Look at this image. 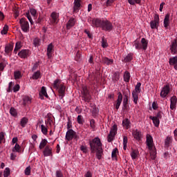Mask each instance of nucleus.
<instances>
[{
    "instance_id": "obj_35",
    "label": "nucleus",
    "mask_w": 177,
    "mask_h": 177,
    "mask_svg": "<svg viewBox=\"0 0 177 177\" xmlns=\"http://www.w3.org/2000/svg\"><path fill=\"white\" fill-rule=\"evenodd\" d=\"M28 122V119L26 117H24L21 119L20 125L22 127V128H24V127L27 125Z\"/></svg>"
},
{
    "instance_id": "obj_48",
    "label": "nucleus",
    "mask_w": 177,
    "mask_h": 177,
    "mask_svg": "<svg viewBox=\"0 0 177 177\" xmlns=\"http://www.w3.org/2000/svg\"><path fill=\"white\" fill-rule=\"evenodd\" d=\"M102 48H107L109 44H107V41L104 39V38L102 39Z\"/></svg>"
},
{
    "instance_id": "obj_54",
    "label": "nucleus",
    "mask_w": 177,
    "mask_h": 177,
    "mask_svg": "<svg viewBox=\"0 0 177 177\" xmlns=\"http://www.w3.org/2000/svg\"><path fill=\"white\" fill-rule=\"evenodd\" d=\"M30 12L33 17H35V16H37V10H35V8H30Z\"/></svg>"
},
{
    "instance_id": "obj_63",
    "label": "nucleus",
    "mask_w": 177,
    "mask_h": 177,
    "mask_svg": "<svg viewBox=\"0 0 177 177\" xmlns=\"http://www.w3.org/2000/svg\"><path fill=\"white\" fill-rule=\"evenodd\" d=\"M158 105H157V103H156V102H153V104H152V108L153 109V110H157V109H158Z\"/></svg>"
},
{
    "instance_id": "obj_23",
    "label": "nucleus",
    "mask_w": 177,
    "mask_h": 177,
    "mask_svg": "<svg viewBox=\"0 0 177 177\" xmlns=\"http://www.w3.org/2000/svg\"><path fill=\"white\" fill-rule=\"evenodd\" d=\"M171 55H176L177 53V41H173L170 47Z\"/></svg>"
},
{
    "instance_id": "obj_21",
    "label": "nucleus",
    "mask_w": 177,
    "mask_h": 177,
    "mask_svg": "<svg viewBox=\"0 0 177 177\" xmlns=\"http://www.w3.org/2000/svg\"><path fill=\"white\" fill-rule=\"evenodd\" d=\"M53 48L54 46L52 43L48 44L47 48V56L48 59H50V57H52V53L54 51Z\"/></svg>"
},
{
    "instance_id": "obj_37",
    "label": "nucleus",
    "mask_w": 177,
    "mask_h": 177,
    "mask_svg": "<svg viewBox=\"0 0 177 177\" xmlns=\"http://www.w3.org/2000/svg\"><path fill=\"white\" fill-rule=\"evenodd\" d=\"M47 143H48V140L46 139L41 140V142H40V145L39 146L40 150H42V149H44V147L46 146Z\"/></svg>"
},
{
    "instance_id": "obj_43",
    "label": "nucleus",
    "mask_w": 177,
    "mask_h": 177,
    "mask_svg": "<svg viewBox=\"0 0 177 177\" xmlns=\"http://www.w3.org/2000/svg\"><path fill=\"white\" fill-rule=\"evenodd\" d=\"M20 48H21V43H20V41H18L16 43V45H15V48L14 50L15 53H17V50H19Z\"/></svg>"
},
{
    "instance_id": "obj_56",
    "label": "nucleus",
    "mask_w": 177,
    "mask_h": 177,
    "mask_svg": "<svg viewBox=\"0 0 177 177\" xmlns=\"http://www.w3.org/2000/svg\"><path fill=\"white\" fill-rule=\"evenodd\" d=\"M80 150L83 151V153H86L88 151V149L86 148V146L82 145L80 147Z\"/></svg>"
},
{
    "instance_id": "obj_19",
    "label": "nucleus",
    "mask_w": 177,
    "mask_h": 177,
    "mask_svg": "<svg viewBox=\"0 0 177 177\" xmlns=\"http://www.w3.org/2000/svg\"><path fill=\"white\" fill-rule=\"evenodd\" d=\"M43 153H44V157H49L50 156H52V147L47 145L45 147Z\"/></svg>"
},
{
    "instance_id": "obj_15",
    "label": "nucleus",
    "mask_w": 177,
    "mask_h": 177,
    "mask_svg": "<svg viewBox=\"0 0 177 177\" xmlns=\"http://www.w3.org/2000/svg\"><path fill=\"white\" fill-rule=\"evenodd\" d=\"M177 98L174 95L170 98V109L171 110H176Z\"/></svg>"
},
{
    "instance_id": "obj_60",
    "label": "nucleus",
    "mask_w": 177,
    "mask_h": 177,
    "mask_svg": "<svg viewBox=\"0 0 177 177\" xmlns=\"http://www.w3.org/2000/svg\"><path fill=\"white\" fill-rule=\"evenodd\" d=\"M5 139V134L3 133H0V145L2 143V140Z\"/></svg>"
},
{
    "instance_id": "obj_40",
    "label": "nucleus",
    "mask_w": 177,
    "mask_h": 177,
    "mask_svg": "<svg viewBox=\"0 0 177 177\" xmlns=\"http://www.w3.org/2000/svg\"><path fill=\"white\" fill-rule=\"evenodd\" d=\"M32 80H38L39 78H41V72L39 71L35 72L33 73L32 76Z\"/></svg>"
},
{
    "instance_id": "obj_33",
    "label": "nucleus",
    "mask_w": 177,
    "mask_h": 177,
    "mask_svg": "<svg viewBox=\"0 0 177 177\" xmlns=\"http://www.w3.org/2000/svg\"><path fill=\"white\" fill-rule=\"evenodd\" d=\"M122 104H123V109H125L127 110V109H128V95H124Z\"/></svg>"
},
{
    "instance_id": "obj_30",
    "label": "nucleus",
    "mask_w": 177,
    "mask_h": 177,
    "mask_svg": "<svg viewBox=\"0 0 177 177\" xmlns=\"http://www.w3.org/2000/svg\"><path fill=\"white\" fill-rule=\"evenodd\" d=\"M39 127L43 135H48V127L46 125L39 124Z\"/></svg>"
},
{
    "instance_id": "obj_3",
    "label": "nucleus",
    "mask_w": 177,
    "mask_h": 177,
    "mask_svg": "<svg viewBox=\"0 0 177 177\" xmlns=\"http://www.w3.org/2000/svg\"><path fill=\"white\" fill-rule=\"evenodd\" d=\"M147 146L149 150V154L151 160H156L157 152L156 151V147L153 142V137L149 134L147 135Z\"/></svg>"
},
{
    "instance_id": "obj_2",
    "label": "nucleus",
    "mask_w": 177,
    "mask_h": 177,
    "mask_svg": "<svg viewBox=\"0 0 177 177\" xmlns=\"http://www.w3.org/2000/svg\"><path fill=\"white\" fill-rule=\"evenodd\" d=\"M91 153H96L95 156L97 160H102L103 156V148H102V142L100 138L96 137L89 142Z\"/></svg>"
},
{
    "instance_id": "obj_44",
    "label": "nucleus",
    "mask_w": 177,
    "mask_h": 177,
    "mask_svg": "<svg viewBox=\"0 0 177 177\" xmlns=\"http://www.w3.org/2000/svg\"><path fill=\"white\" fill-rule=\"evenodd\" d=\"M9 175H10V169H9L8 167H6L3 172V176L8 177L9 176Z\"/></svg>"
},
{
    "instance_id": "obj_47",
    "label": "nucleus",
    "mask_w": 177,
    "mask_h": 177,
    "mask_svg": "<svg viewBox=\"0 0 177 177\" xmlns=\"http://www.w3.org/2000/svg\"><path fill=\"white\" fill-rule=\"evenodd\" d=\"M8 30H9V26H8V25H5L3 30H1V34L3 35H5V34H6V32H8Z\"/></svg>"
},
{
    "instance_id": "obj_32",
    "label": "nucleus",
    "mask_w": 177,
    "mask_h": 177,
    "mask_svg": "<svg viewBox=\"0 0 177 177\" xmlns=\"http://www.w3.org/2000/svg\"><path fill=\"white\" fill-rule=\"evenodd\" d=\"M10 114L12 115V117H14V118H17V110L16 109L11 107L10 109Z\"/></svg>"
},
{
    "instance_id": "obj_50",
    "label": "nucleus",
    "mask_w": 177,
    "mask_h": 177,
    "mask_svg": "<svg viewBox=\"0 0 177 177\" xmlns=\"http://www.w3.org/2000/svg\"><path fill=\"white\" fill-rule=\"evenodd\" d=\"M132 59H133L132 54H129L127 56L124 57V62H131Z\"/></svg>"
},
{
    "instance_id": "obj_16",
    "label": "nucleus",
    "mask_w": 177,
    "mask_h": 177,
    "mask_svg": "<svg viewBox=\"0 0 177 177\" xmlns=\"http://www.w3.org/2000/svg\"><path fill=\"white\" fill-rule=\"evenodd\" d=\"M39 95L41 100H44V97L48 99L49 96L48 95V93H46V87L42 86L41 91H39Z\"/></svg>"
},
{
    "instance_id": "obj_26",
    "label": "nucleus",
    "mask_w": 177,
    "mask_h": 177,
    "mask_svg": "<svg viewBox=\"0 0 177 177\" xmlns=\"http://www.w3.org/2000/svg\"><path fill=\"white\" fill-rule=\"evenodd\" d=\"M130 156L132 160H136V158H138V156H139V151H138V149H132Z\"/></svg>"
},
{
    "instance_id": "obj_51",
    "label": "nucleus",
    "mask_w": 177,
    "mask_h": 177,
    "mask_svg": "<svg viewBox=\"0 0 177 177\" xmlns=\"http://www.w3.org/2000/svg\"><path fill=\"white\" fill-rule=\"evenodd\" d=\"M25 175H30L31 174V167L28 166L25 169Z\"/></svg>"
},
{
    "instance_id": "obj_20",
    "label": "nucleus",
    "mask_w": 177,
    "mask_h": 177,
    "mask_svg": "<svg viewBox=\"0 0 177 177\" xmlns=\"http://www.w3.org/2000/svg\"><path fill=\"white\" fill-rule=\"evenodd\" d=\"M169 64L170 66H174V68L177 70V57H171L169 59Z\"/></svg>"
},
{
    "instance_id": "obj_36",
    "label": "nucleus",
    "mask_w": 177,
    "mask_h": 177,
    "mask_svg": "<svg viewBox=\"0 0 177 177\" xmlns=\"http://www.w3.org/2000/svg\"><path fill=\"white\" fill-rule=\"evenodd\" d=\"M129 80H131V75L128 71H126L124 74V81L125 82H129Z\"/></svg>"
},
{
    "instance_id": "obj_1",
    "label": "nucleus",
    "mask_w": 177,
    "mask_h": 177,
    "mask_svg": "<svg viewBox=\"0 0 177 177\" xmlns=\"http://www.w3.org/2000/svg\"><path fill=\"white\" fill-rule=\"evenodd\" d=\"M88 21L90 23L92 27H100L104 31H111V30H113V24L108 20L88 19Z\"/></svg>"
},
{
    "instance_id": "obj_57",
    "label": "nucleus",
    "mask_w": 177,
    "mask_h": 177,
    "mask_svg": "<svg viewBox=\"0 0 177 177\" xmlns=\"http://www.w3.org/2000/svg\"><path fill=\"white\" fill-rule=\"evenodd\" d=\"M90 125L93 129H95V120L92 119L90 120Z\"/></svg>"
},
{
    "instance_id": "obj_59",
    "label": "nucleus",
    "mask_w": 177,
    "mask_h": 177,
    "mask_svg": "<svg viewBox=\"0 0 177 177\" xmlns=\"http://www.w3.org/2000/svg\"><path fill=\"white\" fill-rule=\"evenodd\" d=\"M56 176L57 177H63V174L62 173V171L57 170L56 171Z\"/></svg>"
},
{
    "instance_id": "obj_5",
    "label": "nucleus",
    "mask_w": 177,
    "mask_h": 177,
    "mask_svg": "<svg viewBox=\"0 0 177 177\" xmlns=\"http://www.w3.org/2000/svg\"><path fill=\"white\" fill-rule=\"evenodd\" d=\"M147 44H148L147 40H146V39L145 38H142L141 39V42L135 41L133 46H134V48L138 50L140 49H143L144 50H146L147 49Z\"/></svg>"
},
{
    "instance_id": "obj_46",
    "label": "nucleus",
    "mask_w": 177,
    "mask_h": 177,
    "mask_svg": "<svg viewBox=\"0 0 177 177\" xmlns=\"http://www.w3.org/2000/svg\"><path fill=\"white\" fill-rule=\"evenodd\" d=\"M33 44L35 45V46H39V45L41 44V40L38 38H35L33 40Z\"/></svg>"
},
{
    "instance_id": "obj_24",
    "label": "nucleus",
    "mask_w": 177,
    "mask_h": 177,
    "mask_svg": "<svg viewBox=\"0 0 177 177\" xmlns=\"http://www.w3.org/2000/svg\"><path fill=\"white\" fill-rule=\"evenodd\" d=\"M75 25V19L71 18L66 24L67 30H70L72 27H74Z\"/></svg>"
},
{
    "instance_id": "obj_8",
    "label": "nucleus",
    "mask_w": 177,
    "mask_h": 177,
    "mask_svg": "<svg viewBox=\"0 0 177 177\" xmlns=\"http://www.w3.org/2000/svg\"><path fill=\"white\" fill-rule=\"evenodd\" d=\"M19 23L21 24V30L24 31V32H28V31H30V24H28V21L26 20V19H21L19 20Z\"/></svg>"
},
{
    "instance_id": "obj_28",
    "label": "nucleus",
    "mask_w": 177,
    "mask_h": 177,
    "mask_svg": "<svg viewBox=\"0 0 177 177\" xmlns=\"http://www.w3.org/2000/svg\"><path fill=\"white\" fill-rule=\"evenodd\" d=\"M149 118L150 120H152L153 124L155 125V127H158L160 126V119L158 118L150 116Z\"/></svg>"
},
{
    "instance_id": "obj_13",
    "label": "nucleus",
    "mask_w": 177,
    "mask_h": 177,
    "mask_svg": "<svg viewBox=\"0 0 177 177\" xmlns=\"http://www.w3.org/2000/svg\"><path fill=\"white\" fill-rule=\"evenodd\" d=\"M121 103H122V93L119 92L118 93V99L114 104V107L116 109V110H118V109H120Z\"/></svg>"
},
{
    "instance_id": "obj_27",
    "label": "nucleus",
    "mask_w": 177,
    "mask_h": 177,
    "mask_svg": "<svg viewBox=\"0 0 177 177\" xmlns=\"http://www.w3.org/2000/svg\"><path fill=\"white\" fill-rule=\"evenodd\" d=\"M13 50V45L12 44H7L5 47V53L6 55H10L12 51Z\"/></svg>"
},
{
    "instance_id": "obj_55",
    "label": "nucleus",
    "mask_w": 177,
    "mask_h": 177,
    "mask_svg": "<svg viewBox=\"0 0 177 177\" xmlns=\"http://www.w3.org/2000/svg\"><path fill=\"white\" fill-rule=\"evenodd\" d=\"M92 113L95 117H96V115H97V114L99 113V109H97V108H93Z\"/></svg>"
},
{
    "instance_id": "obj_58",
    "label": "nucleus",
    "mask_w": 177,
    "mask_h": 177,
    "mask_svg": "<svg viewBox=\"0 0 177 177\" xmlns=\"http://www.w3.org/2000/svg\"><path fill=\"white\" fill-rule=\"evenodd\" d=\"M115 0H107L106 2V6H111V4L113 2H114Z\"/></svg>"
},
{
    "instance_id": "obj_9",
    "label": "nucleus",
    "mask_w": 177,
    "mask_h": 177,
    "mask_svg": "<svg viewBox=\"0 0 177 177\" xmlns=\"http://www.w3.org/2000/svg\"><path fill=\"white\" fill-rule=\"evenodd\" d=\"M50 26H56L59 23V14L53 12L49 19Z\"/></svg>"
},
{
    "instance_id": "obj_39",
    "label": "nucleus",
    "mask_w": 177,
    "mask_h": 177,
    "mask_svg": "<svg viewBox=\"0 0 177 177\" xmlns=\"http://www.w3.org/2000/svg\"><path fill=\"white\" fill-rule=\"evenodd\" d=\"M14 75H15V80H20V78H21V77H23V75H21V72H20V71H16L14 73Z\"/></svg>"
},
{
    "instance_id": "obj_52",
    "label": "nucleus",
    "mask_w": 177,
    "mask_h": 177,
    "mask_svg": "<svg viewBox=\"0 0 177 177\" xmlns=\"http://www.w3.org/2000/svg\"><path fill=\"white\" fill-rule=\"evenodd\" d=\"M13 92H15L16 93V92H19V91H20V85L19 84H15L13 87L12 89Z\"/></svg>"
},
{
    "instance_id": "obj_42",
    "label": "nucleus",
    "mask_w": 177,
    "mask_h": 177,
    "mask_svg": "<svg viewBox=\"0 0 177 177\" xmlns=\"http://www.w3.org/2000/svg\"><path fill=\"white\" fill-rule=\"evenodd\" d=\"M77 121L78 124H80V125H82V124H84V118L82 117V115H79L77 116Z\"/></svg>"
},
{
    "instance_id": "obj_41",
    "label": "nucleus",
    "mask_w": 177,
    "mask_h": 177,
    "mask_svg": "<svg viewBox=\"0 0 177 177\" xmlns=\"http://www.w3.org/2000/svg\"><path fill=\"white\" fill-rule=\"evenodd\" d=\"M12 151L15 153H20V145L17 143L15 144L14 148L12 149Z\"/></svg>"
},
{
    "instance_id": "obj_64",
    "label": "nucleus",
    "mask_w": 177,
    "mask_h": 177,
    "mask_svg": "<svg viewBox=\"0 0 177 177\" xmlns=\"http://www.w3.org/2000/svg\"><path fill=\"white\" fill-rule=\"evenodd\" d=\"M84 177H92V173H91V171H87Z\"/></svg>"
},
{
    "instance_id": "obj_22",
    "label": "nucleus",
    "mask_w": 177,
    "mask_h": 177,
    "mask_svg": "<svg viewBox=\"0 0 177 177\" xmlns=\"http://www.w3.org/2000/svg\"><path fill=\"white\" fill-rule=\"evenodd\" d=\"M83 95L86 102H89V100H91V95H89V91H88L87 88H83Z\"/></svg>"
},
{
    "instance_id": "obj_6",
    "label": "nucleus",
    "mask_w": 177,
    "mask_h": 177,
    "mask_svg": "<svg viewBox=\"0 0 177 177\" xmlns=\"http://www.w3.org/2000/svg\"><path fill=\"white\" fill-rule=\"evenodd\" d=\"M140 86L142 84L140 82L137 83L135 86L134 91L132 92V97L135 104H138V100H139V93L140 92Z\"/></svg>"
},
{
    "instance_id": "obj_25",
    "label": "nucleus",
    "mask_w": 177,
    "mask_h": 177,
    "mask_svg": "<svg viewBox=\"0 0 177 177\" xmlns=\"http://www.w3.org/2000/svg\"><path fill=\"white\" fill-rule=\"evenodd\" d=\"M80 8H81V0H74V12H78Z\"/></svg>"
},
{
    "instance_id": "obj_29",
    "label": "nucleus",
    "mask_w": 177,
    "mask_h": 177,
    "mask_svg": "<svg viewBox=\"0 0 177 177\" xmlns=\"http://www.w3.org/2000/svg\"><path fill=\"white\" fill-rule=\"evenodd\" d=\"M22 104L24 106H28V104H31V97H30L29 96L24 97Z\"/></svg>"
},
{
    "instance_id": "obj_53",
    "label": "nucleus",
    "mask_w": 177,
    "mask_h": 177,
    "mask_svg": "<svg viewBox=\"0 0 177 177\" xmlns=\"http://www.w3.org/2000/svg\"><path fill=\"white\" fill-rule=\"evenodd\" d=\"M113 81H118L120 80V75L118 73H115L113 76Z\"/></svg>"
},
{
    "instance_id": "obj_34",
    "label": "nucleus",
    "mask_w": 177,
    "mask_h": 177,
    "mask_svg": "<svg viewBox=\"0 0 177 177\" xmlns=\"http://www.w3.org/2000/svg\"><path fill=\"white\" fill-rule=\"evenodd\" d=\"M122 125L123 127H124V128L128 129L129 128L131 127V122H129V120L128 119H124L122 121Z\"/></svg>"
},
{
    "instance_id": "obj_4",
    "label": "nucleus",
    "mask_w": 177,
    "mask_h": 177,
    "mask_svg": "<svg viewBox=\"0 0 177 177\" xmlns=\"http://www.w3.org/2000/svg\"><path fill=\"white\" fill-rule=\"evenodd\" d=\"M55 89H57L59 94V99H63L65 96L66 86L62 84L60 80H55L53 83Z\"/></svg>"
},
{
    "instance_id": "obj_7",
    "label": "nucleus",
    "mask_w": 177,
    "mask_h": 177,
    "mask_svg": "<svg viewBox=\"0 0 177 177\" xmlns=\"http://www.w3.org/2000/svg\"><path fill=\"white\" fill-rule=\"evenodd\" d=\"M65 138L68 141L73 140V139H75V140H78V139H80V136L73 129H69L67 131Z\"/></svg>"
},
{
    "instance_id": "obj_62",
    "label": "nucleus",
    "mask_w": 177,
    "mask_h": 177,
    "mask_svg": "<svg viewBox=\"0 0 177 177\" xmlns=\"http://www.w3.org/2000/svg\"><path fill=\"white\" fill-rule=\"evenodd\" d=\"M37 68H38V63L34 64L32 70V71H35V70H37Z\"/></svg>"
},
{
    "instance_id": "obj_45",
    "label": "nucleus",
    "mask_w": 177,
    "mask_h": 177,
    "mask_svg": "<svg viewBox=\"0 0 177 177\" xmlns=\"http://www.w3.org/2000/svg\"><path fill=\"white\" fill-rule=\"evenodd\" d=\"M15 85V83H13V82H10L8 84V88H7V92L10 93L13 91V89H12V87Z\"/></svg>"
},
{
    "instance_id": "obj_17",
    "label": "nucleus",
    "mask_w": 177,
    "mask_h": 177,
    "mask_svg": "<svg viewBox=\"0 0 177 177\" xmlns=\"http://www.w3.org/2000/svg\"><path fill=\"white\" fill-rule=\"evenodd\" d=\"M18 56L21 57V59H26L30 56V50H21L19 53Z\"/></svg>"
},
{
    "instance_id": "obj_18",
    "label": "nucleus",
    "mask_w": 177,
    "mask_h": 177,
    "mask_svg": "<svg viewBox=\"0 0 177 177\" xmlns=\"http://www.w3.org/2000/svg\"><path fill=\"white\" fill-rule=\"evenodd\" d=\"M133 136L136 140H140V139H142V132L138 129L133 130Z\"/></svg>"
},
{
    "instance_id": "obj_11",
    "label": "nucleus",
    "mask_w": 177,
    "mask_h": 177,
    "mask_svg": "<svg viewBox=\"0 0 177 177\" xmlns=\"http://www.w3.org/2000/svg\"><path fill=\"white\" fill-rule=\"evenodd\" d=\"M170 91H171V88L169 87V85H166V86H165L162 88V90H161V91H160V97H163V98H164V97H167V96H168V95H169Z\"/></svg>"
},
{
    "instance_id": "obj_31",
    "label": "nucleus",
    "mask_w": 177,
    "mask_h": 177,
    "mask_svg": "<svg viewBox=\"0 0 177 177\" xmlns=\"http://www.w3.org/2000/svg\"><path fill=\"white\" fill-rule=\"evenodd\" d=\"M114 60L111 59H109L108 57H103L102 58V62L104 63V64H106L107 66H110L111 65L112 63H113Z\"/></svg>"
},
{
    "instance_id": "obj_14",
    "label": "nucleus",
    "mask_w": 177,
    "mask_h": 177,
    "mask_svg": "<svg viewBox=\"0 0 177 177\" xmlns=\"http://www.w3.org/2000/svg\"><path fill=\"white\" fill-rule=\"evenodd\" d=\"M171 23V15L167 14L163 20V26L165 28L168 29L169 28V24Z\"/></svg>"
},
{
    "instance_id": "obj_61",
    "label": "nucleus",
    "mask_w": 177,
    "mask_h": 177,
    "mask_svg": "<svg viewBox=\"0 0 177 177\" xmlns=\"http://www.w3.org/2000/svg\"><path fill=\"white\" fill-rule=\"evenodd\" d=\"M171 137H167L165 140V145H169V143H171Z\"/></svg>"
},
{
    "instance_id": "obj_38",
    "label": "nucleus",
    "mask_w": 177,
    "mask_h": 177,
    "mask_svg": "<svg viewBox=\"0 0 177 177\" xmlns=\"http://www.w3.org/2000/svg\"><path fill=\"white\" fill-rule=\"evenodd\" d=\"M128 146V137L126 136H123V149L124 150H127V147Z\"/></svg>"
},
{
    "instance_id": "obj_12",
    "label": "nucleus",
    "mask_w": 177,
    "mask_h": 177,
    "mask_svg": "<svg viewBox=\"0 0 177 177\" xmlns=\"http://www.w3.org/2000/svg\"><path fill=\"white\" fill-rule=\"evenodd\" d=\"M158 24H160V17L158 15H155L154 20L151 21L150 26L152 30H155L158 27Z\"/></svg>"
},
{
    "instance_id": "obj_49",
    "label": "nucleus",
    "mask_w": 177,
    "mask_h": 177,
    "mask_svg": "<svg viewBox=\"0 0 177 177\" xmlns=\"http://www.w3.org/2000/svg\"><path fill=\"white\" fill-rule=\"evenodd\" d=\"M111 156H112V158H113V160H116V158H117V149H114L112 151Z\"/></svg>"
},
{
    "instance_id": "obj_10",
    "label": "nucleus",
    "mask_w": 177,
    "mask_h": 177,
    "mask_svg": "<svg viewBox=\"0 0 177 177\" xmlns=\"http://www.w3.org/2000/svg\"><path fill=\"white\" fill-rule=\"evenodd\" d=\"M117 125L114 124L111 129L110 133L108 136V142H113L114 140V136L117 135Z\"/></svg>"
}]
</instances>
